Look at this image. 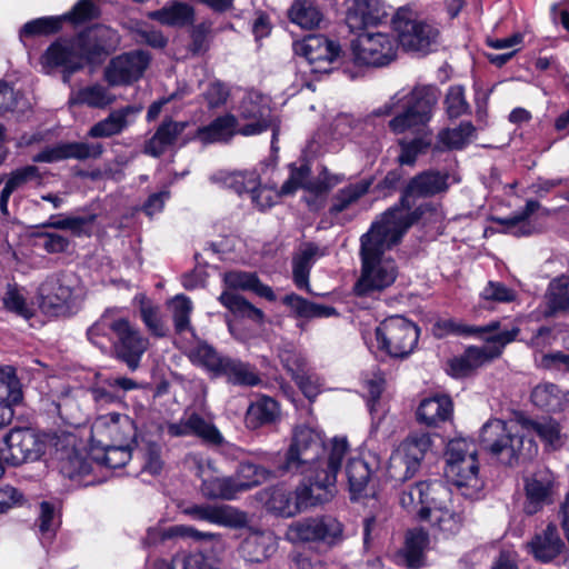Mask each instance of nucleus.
<instances>
[{"instance_id": "24", "label": "nucleus", "mask_w": 569, "mask_h": 569, "mask_svg": "<svg viewBox=\"0 0 569 569\" xmlns=\"http://www.w3.org/2000/svg\"><path fill=\"white\" fill-rule=\"evenodd\" d=\"M189 127L188 121H176L170 117L164 118L156 129L154 133L146 140L143 153L152 158H160L167 151L177 147L181 148L184 130Z\"/></svg>"}, {"instance_id": "38", "label": "nucleus", "mask_w": 569, "mask_h": 569, "mask_svg": "<svg viewBox=\"0 0 569 569\" xmlns=\"http://www.w3.org/2000/svg\"><path fill=\"white\" fill-rule=\"evenodd\" d=\"M280 409L278 402L268 396H261L251 402L246 412V423L251 429L273 423L278 420Z\"/></svg>"}, {"instance_id": "55", "label": "nucleus", "mask_w": 569, "mask_h": 569, "mask_svg": "<svg viewBox=\"0 0 569 569\" xmlns=\"http://www.w3.org/2000/svg\"><path fill=\"white\" fill-rule=\"evenodd\" d=\"M521 427H523V432H535L541 440L546 443L558 447L561 445L560 442V426L552 419H543L541 421L537 420H522Z\"/></svg>"}, {"instance_id": "50", "label": "nucleus", "mask_w": 569, "mask_h": 569, "mask_svg": "<svg viewBox=\"0 0 569 569\" xmlns=\"http://www.w3.org/2000/svg\"><path fill=\"white\" fill-rule=\"evenodd\" d=\"M531 401L543 410L559 411L562 408L563 395L555 383L543 382L532 390Z\"/></svg>"}, {"instance_id": "51", "label": "nucleus", "mask_w": 569, "mask_h": 569, "mask_svg": "<svg viewBox=\"0 0 569 569\" xmlns=\"http://www.w3.org/2000/svg\"><path fill=\"white\" fill-rule=\"evenodd\" d=\"M97 463L117 469L126 466L132 457L130 442L120 445H107L98 448V455L92 456Z\"/></svg>"}, {"instance_id": "34", "label": "nucleus", "mask_w": 569, "mask_h": 569, "mask_svg": "<svg viewBox=\"0 0 569 569\" xmlns=\"http://www.w3.org/2000/svg\"><path fill=\"white\" fill-rule=\"evenodd\" d=\"M321 256H323V252L312 242L307 243L297 254L293 256L292 280L298 289L311 292L309 283L310 271L317 258Z\"/></svg>"}, {"instance_id": "48", "label": "nucleus", "mask_w": 569, "mask_h": 569, "mask_svg": "<svg viewBox=\"0 0 569 569\" xmlns=\"http://www.w3.org/2000/svg\"><path fill=\"white\" fill-rule=\"evenodd\" d=\"M173 537H189L196 540H212L216 536L210 532H202L191 526L177 525L168 528L167 530H160L158 528H149L143 543L147 546L153 545L160 540L170 539Z\"/></svg>"}, {"instance_id": "20", "label": "nucleus", "mask_w": 569, "mask_h": 569, "mask_svg": "<svg viewBox=\"0 0 569 569\" xmlns=\"http://www.w3.org/2000/svg\"><path fill=\"white\" fill-rule=\"evenodd\" d=\"M150 59V54L143 50H133L113 57L104 69V80L111 87L129 86L143 76Z\"/></svg>"}, {"instance_id": "36", "label": "nucleus", "mask_w": 569, "mask_h": 569, "mask_svg": "<svg viewBox=\"0 0 569 569\" xmlns=\"http://www.w3.org/2000/svg\"><path fill=\"white\" fill-rule=\"evenodd\" d=\"M221 376L226 377L227 381L234 386L252 387L260 382L253 366L231 357H224L216 377Z\"/></svg>"}, {"instance_id": "27", "label": "nucleus", "mask_w": 569, "mask_h": 569, "mask_svg": "<svg viewBox=\"0 0 569 569\" xmlns=\"http://www.w3.org/2000/svg\"><path fill=\"white\" fill-rule=\"evenodd\" d=\"M141 111L142 107L134 104L112 110L104 119L94 123L87 136L93 139L119 136L136 122Z\"/></svg>"}, {"instance_id": "31", "label": "nucleus", "mask_w": 569, "mask_h": 569, "mask_svg": "<svg viewBox=\"0 0 569 569\" xmlns=\"http://www.w3.org/2000/svg\"><path fill=\"white\" fill-rule=\"evenodd\" d=\"M199 477H201L200 491L208 499L232 500L238 490L232 477H220L214 475L211 465L207 467L199 466Z\"/></svg>"}, {"instance_id": "2", "label": "nucleus", "mask_w": 569, "mask_h": 569, "mask_svg": "<svg viewBox=\"0 0 569 569\" xmlns=\"http://www.w3.org/2000/svg\"><path fill=\"white\" fill-rule=\"evenodd\" d=\"M440 90L435 84L413 86L392 94L382 106L375 109L376 117L392 116L388 127L395 134L422 133L433 118Z\"/></svg>"}, {"instance_id": "4", "label": "nucleus", "mask_w": 569, "mask_h": 569, "mask_svg": "<svg viewBox=\"0 0 569 569\" xmlns=\"http://www.w3.org/2000/svg\"><path fill=\"white\" fill-rule=\"evenodd\" d=\"M479 442L487 453L507 467L527 462L538 452L536 441L523 432L519 421L488 420L480 429Z\"/></svg>"}, {"instance_id": "44", "label": "nucleus", "mask_w": 569, "mask_h": 569, "mask_svg": "<svg viewBox=\"0 0 569 569\" xmlns=\"http://www.w3.org/2000/svg\"><path fill=\"white\" fill-rule=\"evenodd\" d=\"M288 17L290 21L302 29H313L320 26L323 13L313 0H296L291 4Z\"/></svg>"}, {"instance_id": "18", "label": "nucleus", "mask_w": 569, "mask_h": 569, "mask_svg": "<svg viewBox=\"0 0 569 569\" xmlns=\"http://www.w3.org/2000/svg\"><path fill=\"white\" fill-rule=\"evenodd\" d=\"M44 439L30 428H14L2 439L0 452L4 463L19 466L40 459L44 453Z\"/></svg>"}, {"instance_id": "12", "label": "nucleus", "mask_w": 569, "mask_h": 569, "mask_svg": "<svg viewBox=\"0 0 569 569\" xmlns=\"http://www.w3.org/2000/svg\"><path fill=\"white\" fill-rule=\"evenodd\" d=\"M376 339L381 350L389 356L403 358L410 355L418 343V327L402 316H392L376 329Z\"/></svg>"}, {"instance_id": "19", "label": "nucleus", "mask_w": 569, "mask_h": 569, "mask_svg": "<svg viewBox=\"0 0 569 569\" xmlns=\"http://www.w3.org/2000/svg\"><path fill=\"white\" fill-rule=\"evenodd\" d=\"M134 437L133 421L128 416L117 412L99 416L89 430V443L97 449L107 445L131 442Z\"/></svg>"}, {"instance_id": "43", "label": "nucleus", "mask_w": 569, "mask_h": 569, "mask_svg": "<svg viewBox=\"0 0 569 569\" xmlns=\"http://www.w3.org/2000/svg\"><path fill=\"white\" fill-rule=\"evenodd\" d=\"M537 200L529 199L522 210L507 218H493V221L505 227V232L516 237L531 234V226L528 222L530 216L540 209Z\"/></svg>"}, {"instance_id": "42", "label": "nucleus", "mask_w": 569, "mask_h": 569, "mask_svg": "<svg viewBox=\"0 0 569 569\" xmlns=\"http://www.w3.org/2000/svg\"><path fill=\"white\" fill-rule=\"evenodd\" d=\"M371 184L372 180L363 179L338 190L332 197L329 213L331 216H337L349 209L353 203L368 193Z\"/></svg>"}, {"instance_id": "28", "label": "nucleus", "mask_w": 569, "mask_h": 569, "mask_svg": "<svg viewBox=\"0 0 569 569\" xmlns=\"http://www.w3.org/2000/svg\"><path fill=\"white\" fill-rule=\"evenodd\" d=\"M519 332L520 329L515 326L511 329H505L487 337L486 343L482 347L468 348L465 356L472 369L475 370L482 363L498 358L502 353L503 348L516 340Z\"/></svg>"}, {"instance_id": "1", "label": "nucleus", "mask_w": 569, "mask_h": 569, "mask_svg": "<svg viewBox=\"0 0 569 569\" xmlns=\"http://www.w3.org/2000/svg\"><path fill=\"white\" fill-rule=\"evenodd\" d=\"M390 212H383L371 223L360 238L361 273L353 291L359 297H372L390 287L397 279L398 268L393 259L385 252L397 246L408 231L409 222L401 216L388 221Z\"/></svg>"}, {"instance_id": "25", "label": "nucleus", "mask_w": 569, "mask_h": 569, "mask_svg": "<svg viewBox=\"0 0 569 569\" xmlns=\"http://www.w3.org/2000/svg\"><path fill=\"white\" fill-rule=\"evenodd\" d=\"M237 134H240L238 118L232 113H226L217 117L209 124L197 128L192 133H187L181 144L196 140L203 146L228 143Z\"/></svg>"}, {"instance_id": "8", "label": "nucleus", "mask_w": 569, "mask_h": 569, "mask_svg": "<svg viewBox=\"0 0 569 569\" xmlns=\"http://www.w3.org/2000/svg\"><path fill=\"white\" fill-rule=\"evenodd\" d=\"M450 174L447 171L426 170L412 177L406 186L402 196L397 204L385 212L392 211L387 219L390 222L401 216L402 220L409 222L408 229L417 222L422 213V207L411 209L410 198H431L445 193L450 187Z\"/></svg>"}, {"instance_id": "21", "label": "nucleus", "mask_w": 569, "mask_h": 569, "mask_svg": "<svg viewBox=\"0 0 569 569\" xmlns=\"http://www.w3.org/2000/svg\"><path fill=\"white\" fill-rule=\"evenodd\" d=\"M525 496L523 511L528 516L538 513L547 505L553 502L557 493V479L548 468H540L523 479Z\"/></svg>"}, {"instance_id": "57", "label": "nucleus", "mask_w": 569, "mask_h": 569, "mask_svg": "<svg viewBox=\"0 0 569 569\" xmlns=\"http://www.w3.org/2000/svg\"><path fill=\"white\" fill-rule=\"evenodd\" d=\"M188 425L191 429V435L201 438L203 441L214 446H219L223 442V437L217 427L200 415L196 412L189 415Z\"/></svg>"}, {"instance_id": "10", "label": "nucleus", "mask_w": 569, "mask_h": 569, "mask_svg": "<svg viewBox=\"0 0 569 569\" xmlns=\"http://www.w3.org/2000/svg\"><path fill=\"white\" fill-rule=\"evenodd\" d=\"M238 126L240 136H258L267 130H272L271 146L274 147L279 132V120L271 109V99L258 91L246 92L237 107Z\"/></svg>"}, {"instance_id": "22", "label": "nucleus", "mask_w": 569, "mask_h": 569, "mask_svg": "<svg viewBox=\"0 0 569 569\" xmlns=\"http://www.w3.org/2000/svg\"><path fill=\"white\" fill-rule=\"evenodd\" d=\"M295 51L307 60L312 72L326 73L338 58L340 46L326 36L310 34L295 43Z\"/></svg>"}, {"instance_id": "13", "label": "nucleus", "mask_w": 569, "mask_h": 569, "mask_svg": "<svg viewBox=\"0 0 569 569\" xmlns=\"http://www.w3.org/2000/svg\"><path fill=\"white\" fill-rule=\"evenodd\" d=\"M431 445V438L426 432L409 435L390 456V477L397 481L411 479L419 471Z\"/></svg>"}, {"instance_id": "29", "label": "nucleus", "mask_w": 569, "mask_h": 569, "mask_svg": "<svg viewBox=\"0 0 569 569\" xmlns=\"http://www.w3.org/2000/svg\"><path fill=\"white\" fill-rule=\"evenodd\" d=\"M429 543V536L422 529L409 530L406 535L405 546L395 555L397 565L408 569H418L425 565V551Z\"/></svg>"}, {"instance_id": "40", "label": "nucleus", "mask_w": 569, "mask_h": 569, "mask_svg": "<svg viewBox=\"0 0 569 569\" xmlns=\"http://www.w3.org/2000/svg\"><path fill=\"white\" fill-rule=\"evenodd\" d=\"M276 550L274 539L271 533L254 532L249 535L241 543L242 556L251 562H261L269 558Z\"/></svg>"}, {"instance_id": "47", "label": "nucleus", "mask_w": 569, "mask_h": 569, "mask_svg": "<svg viewBox=\"0 0 569 569\" xmlns=\"http://www.w3.org/2000/svg\"><path fill=\"white\" fill-rule=\"evenodd\" d=\"M270 476L271 472L268 469L249 461H242L239 463L236 476L232 478L234 479L239 493L261 485L267 481Z\"/></svg>"}, {"instance_id": "61", "label": "nucleus", "mask_w": 569, "mask_h": 569, "mask_svg": "<svg viewBox=\"0 0 569 569\" xmlns=\"http://www.w3.org/2000/svg\"><path fill=\"white\" fill-rule=\"evenodd\" d=\"M427 520L447 533L458 532L462 523L461 515L452 510L450 506L445 509L437 508L435 515L427 518Z\"/></svg>"}, {"instance_id": "46", "label": "nucleus", "mask_w": 569, "mask_h": 569, "mask_svg": "<svg viewBox=\"0 0 569 569\" xmlns=\"http://www.w3.org/2000/svg\"><path fill=\"white\" fill-rule=\"evenodd\" d=\"M189 360L198 367L206 369L213 377L217 376L224 356H221L211 345L206 341H199L190 348L188 352Z\"/></svg>"}, {"instance_id": "3", "label": "nucleus", "mask_w": 569, "mask_h": 569, "mask_svg": "<svg viewBox=\"0 0 569 569\" xmlns=\"http://www.w3.org/2000/svg\"><path fill=\"white\" fill-rule=\"evenodd\" d=\"M88 339L102 351L111 349L114 357L136 371L149 340L139 328L118 315V310H107L87 331Z\"/></svg>"}, {"instance_id": "15", "label": "nucleus", "mask_w": 569, "mask_h": 569, "mask_svg": "<svg viewBox=\"0 0 569 569\" xmlns=\"http://www.w3.org/2000/svg\"><path fill=\"white\" fill-rule=\"evenodd\" d=\"M343 526L330 516L305 518L293 521L287 529L286 537L293 543H323L331 547L342 539Z\"/></svg>"}, {"instance_id": "63", "label": "nucleus", "mask_w": 569, "mask_h": 569, "mask_svg": "<svg viewBox=\"0 0 569 569\" xmlns=\"http://www.w3.org/2000/svg\"><path fill=\"white\" fill-rule=\"evenodd\" d=\"M0 386L7 393V401L10 405H18L22 400L21 383L11 366L0 367Z\"/></svg>"}, {"instance_id": "33", "label": "nucleus", "mask_w": 569, "mask_h": 569, "mask_svg": "<svg viewBox=\"0 0 569 569\" xmlns=\"http://www.w3.org/2000/svg\"><path fill=\"white\" fill-rule=\"evenodd\" d=\"M69 22H71V11H67L60 16L32 19L20 28L19 39L26 46L28 39L56 34Z\"/></svg>"}, {"instance_id": "7", "label": "nucleus", "mask_w": 569, "mask_h": 569, "mask_svg": "<svg viewBox=\"0 0 569 569\" xmlns=\"http://www.w3.org/2000/svg\"><path fill=\"white\" fill-rule=\"evenodd\" d=\"M330 449L331 446L327 448L325 445V435L321 430L309 426H298L280 469L290 473H307L308 470L318 467L326 469Z\"/></svg>"}, {"instance_id": "56", "label": "nucleus", "mask_w": 569, "mask_h": 569, "mask_svg": "<svg viewBox=\"0 0 569 569\" xmlns=\"http://www.w3.org/2000/svg\"><path fill=\"white\" fill-rule=\"evenodd\" d=\"M116 101V96L110 93L101 84H93L82 88L78 91L73 103L87 104L91 108L104 109Z\"/></svg>"}, {"instance_id": "32", "label": "nucleus", "mask_w": 569, "mask_h": 569, "mask_svg": "<svg viewBox=\"0 0 569 569\" xmlns=\"http://www.w3.org/2000/svg\"><path fill=\"white\" fill-rule=\"evenodd\" d=\"M452 401L446 395H436L421 400L417 409V419L428 427H436L450 419L452 415Z\"/></svg>"}, {"instance_id": "52", "label": "nucleus", "mask_w": 569, "mask_h": 569, "mask_svg": "<svg viewBox=\"0 0 569 569\" xmlns=\"http://www.w3.org/2000/svg\"><path fill=\"white\" fill-rule=\"evenodd\" d=\"M43 308L58 309L71 299V288L63 284L60 279H51L40 288Z\"/></svg>"}, {"instance_id": "30", "label": "nucleus", "mask_w": 569, "mask_h": 569, "mask_svg": "<svg viewBox=\"0 0 569 569\" xmlns=\"http://www.w3.org/2000/svg\"><path fill=\"white\" fill-rule=\"evenodd\" d=\"M223 283L229 291H251L260 298L270 302L277 300L273 289L261 282L256 272H248L242 270H231L223 274Z\"/></svg>"}, {"instance_id": "5", "label": "nucleus", "mask_w": 569, "mask_h": 569, "mask_svg": "<svg viewBox=\"0 0 569 569\" xmlns=\"http://www.w3.org/2000/svg\"><path fill=\"white\" fill-rule=\"evenodd\" d=\"M349 443L345 437H335L326 460V469L313 468L302 473L303 482L295 491L297 511L329 501L336 492L338 472L348 453Z\"/></svg>"}, {"instance_id": "35", "label": "nucleus", "mask_w": 569, "mask_h": 569, "mask_svg": "<svg viewBox=\"0 0 569 569\" xmlns=\"http://www.w3.org/2000/svg\"><path fill=\"white\" fill-rule=\"evenodd\" d=\"M529 551L541 562H549L562 550L563 542L559 537L556 525L549 523L547 528L528 543Z\"/></svg>"}, {"instance_id": "41", "label": "nucleus", "mask_w": 569, "mask_h": 569, "mask_svg": "<svg viewBox=\"0 0 569 569\" xmlns=\"http://www.w3.org/2000/svg\"><path fill=\"white\" fill-rule=\"evenodd\" d=\"M282 303L298 318H329L337 315V310L333 307L311 302L296 293L284 296Z\"/></svg>"}, {"instance_id": "17", "label": "nucleus", "mask_w": 569, "mask_h": 569, "mask_svg": "<svg viewBox=\"0 0 569 569\" xmlns=\"http://www.w3.org/2000/svg\"><path fill=\"white\" fill-rule=\"evenodd\" d=\"M400 503L407 510H416L421 520H427L437 508L445 509L450 505V491L442 482L420 481L401 493Z\"/></svg>"}, {"instance_id": "14", "label": "nucleus", "mask_w": 569, "mask_h": 569, "mask_svg": "<svg viewBox=\"0 0 569 569\" xmlns=\"http://www.w3.org/2000/svg\"><path fill=\"white\" fill-rule=\"evenodd\" d=\"M392 28L397 32L398 44L407 51L427 53L436 43L438 30L415 18L412 10L400 8L392 17Z\"/></svg>"}, {"instance_id": "54", "label": "nucleus", "mask_w": 569, "mask_h": 569, "mask_svg": "<svg viewBox=\"0 0 569 569\" xmlns=\"http://www.w3.org/2000/svg\"><path fill=\"white\" fill-rule=\"evenodd\" d=\"M363 126L360 119H356L348 113H340L332 120L329 127L330 137L335 141L352 139L360 134Z\"/></svg>"}, {"instance_id": "9", "label": "nucleus", "mask_w": 569, "mask_h": 569, "mask_svg": "<svg viewBox=\"0 0 569 569\" xmlns=\"http://www.w3.org/2000/svg\"><path fill=\"white\" fill-rule=\"evenodd\" d=\"M117 30L94 24L73 39V72L87 64H101L120 44Z\"/></svg>"}, {"instance_id": "53", "label": "nucleus", "mask_w": 569, "mask_h": 569, "mask_svg": "<svg viewBox=\"0 0 569 569\" xmlns=\"http://www.w3.org/2000/svg\"><path fill=\"white\" fill-rule=\"evenodd\" d=\"M471 122L465 121L455 128H447L438 133V142L447 149L459 150L467 146L475 132Z\"/></svg>"}, {"instance_id": "64", "label": "nucleus", "mask_w": 569, "mask_h": 569, "mask_svg": "<svg viewBox=\"0 0 569 569\" xmlns=\"http://www.w3.org/2000/svg\"><path fill=\"white\" fill-rule=\"evenodd\" d=\"M446 111L449 118H459L467 114L470 110L469 103L465 97L462 86H451L445 99Z\"/></svg>"}, {"instance_id": "6", "label": "nucleus", "mask_w": 569, "mask_h": 569, "mask_svg": "<svg viewBox=\"0 0 569 569\" xmlns=\"http://www.w3.org/2000/svg\"><path fill=\"white\" fill-rule=\"evenodd\" d=\"M446 475L460 493L468 499H478L485 487L479 475V461L475 446L466 439L450 440L446 451Z\"/></svg>"}, {"instance_id": "58", "label": "nucleus", "mask_w": 569, "mask_h": 569, "mask_svg": "<svg viewBox=\"0 0 569 569\" xmlns=\"http://www.w3.org/2000/svg\"><path fill=\"white\" fill-rule=\"evenodd\" d=\"M174 329L178 333H182L191 329L190 316L193 310L192 301L189 297L180 293L174 296L170 301Z\"/></svg>"}, {"instance_id": "59", "label": "nucleus", "mask_w": 569, "mask_h": 569, "mask_svg": "<svg viewBox=\"0 0 569 569\" xmlns=\"http://www.w3.org/2000/svg\"><path fill=\"white\" fill-rule=\"evenodd\" d=\"M93 455H98V449L89 443V452L87 456H81L80 449L76 448L73 445V488L78 487H87L89 485H93V480H88L86 482H81L78 480V477L89 476L93 468V462H97L93 459Z\"/></svg>"}, {"instance_id": "37", "label": "nucleus", "mask_w": 569, "mask_h": 569, "mask_svg": "<svg viewBox=\"0 0 569 569\" xmlns=\"http://www.w3.org/2000/svg\"><path fill=\"white\" fill-rule=\"evenodd\" d=\"M71 42L68 39H59L51 43L40 58V63L46 73L56 68L62 67L63 81L67 82L70 76Z\"/></svg>"}, {"instance_id": "16", "label": "nucleus", "mask_w": 569, "mask_h": 569, "mask_svg": "<svg viewBox=\"0 0 569 569\" xmlns=\"http://www.w3.org/2000/svg\"><path fill=\"white\" fill-rule=\"evenodd\" d=\"M351 49L357 64L383 67L396 59L398 43L389 33L363 32L352 41Z\"/></svg>"}, {"instance_id": "45", "label": "nucleus", "mask_w": 569, "mask_h": 569, "mask_svg": "<svg viewBox=\"0 0 569 569\" xmlns=\"http://www.w3.org/2000/svg\"><path fill=\"white\" fill-rule=\"evenodd\" d=\"M346 475L351 499L356 500L366 496V490L372 475L369 465L361 458H352L347 463Z\"/></svg>"}, {"instance_id": "60", "label": "nucleus", "mask_w": 569, "mask_h": 569, "mask_svg": "<svg viewBox=\"0 0 569 569\" xmlns=\"http://www.w3.org/2000/svg\"><path fill=\"white\" fill-rule=\"evenodd\" d=\"M4 308L17 316L29 319L33 316L31 305L28 302L24 290L20 287H9L2 298Z\"/></svg>"}, {"instance_id": "39", "label": "nucleus", "mask_w": 569, "mask_h": 569, "mask_svg": "<svg viewBox=\"0 0 569 569\" xmlns=\"http://www.w3.org/2000/svg\"><path fill=\"white\" fill-rule=\"evenodd\" d=\"M218 301L236 318L249 319L259 325L264 321L263 311L237 292L223 290Z\"/></svg>"}, {"instance_id": "23", "label": "nucleus", "mask_w": 569, "mask_h": 569, "mask_svg": "<svg viewBox=\"0 0 569 569\" xmlns=\"http://www.w3.org/2000/svg\"><path fill=\"white\" fill-rule=\"evenodd\" d=\"M181 512L192 520L206 521L232 529L243 528L248 522V517L244 512L228 505L193 503L183 507Z\"/></svg>"}, {"instance_id": "62", "label": "nucleus", "mask_w": 569, "mask_h": 569, "mask_svg": "<svg viewBox=\"0 0 569 569\" xmlns=\"http://www.w3.org/2000/svg\"><path fill=\"white\" fill-rule=\"evenodd\" d=\"M548 298L553 311L569 310V278L561 277L552 280L549 284Z\"/></svg>"}, {"instance_id": "49", "label": "nucleus", "mask_w": 569, "mask_h": 569, "mask_svg": "<svg viewBox=\"0 0 569 569\" xmlns=\"http://www.w3.org/2000/svg\"><path fill=\"white\" fill-rule=\"evenodd\" d=\"M193 9L182 2H172L149 13V18L167 26H186L193 20Z\"/></svg>"}, {"instance_id": "26", "label": "nucleus", "mask_w": 569, "mask_h": 569, "mask_svg": "<svg viewBox=\"0 0 569 569\" xmlns=\"http://www.w3.org/2000/svg\"><path fill=\"white\" fill-rule=\"evenodd\" d=\"M346 21L352 31L380 23L387 16L381 0H343Z\"/></svg>"}, {"instance_id": "11", "label": "nucleus", "mask_w": 569, "mask_h": 569, "mask_svg": "<svg viewBox=\"0 0 569 569\" xmlns=\"http://www.w3.org/2000/svg\"><path fill=\"white\" fill-rule=\"evenodd\" d=\"M210 181L239 196L249 194L259 210L271 208L280 198L276 188L260 184L259 174L256 171H218L210 177Z\"/></svg>"}]
</instances>
